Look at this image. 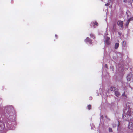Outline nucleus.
<instances>
[{"instance_id": "obj_20", "label": "nucleus", "mask_w": 133, "mask_h": 133, "mask_svg": "<svg viewBox=\"0 0 133 133\" xmlns=\"http://www.w3.org/2000/svg\"><path fill=\"white\" fill-rule=\"evenodd\" d=\"M127 2V0H123V2L125 3H126Z\"/></svg>"}, {"instance_id": "obj_12", "label": "nucleus", "mask_w": 133, "mask_h": 133, "mask_svg": "<svg viewBox=\"0 0 133 133\" xmlns=\"http://www.w3.org/2000/svg\"><path fill=\"white\" fill-rule=\"evenodd\" d=\"M90 36L91 38L94 39L95 37H94V35L93 34H90Z\"/></svg>"}, {"instance_id": "obj_8", "label": "nucleus", "mask_w": 133, "mask_h": 133, "mask_svg": "<svg viewBox=\"0 0 133 133\" xmlns=\"http://www.w3.org/2000/svg\"><path fill=\"white\" fill-rule=\"evenodd\" d=\"M123 22L121 21H118L117 23V25L121 28H123Z\"/></svg>"}, {"instance_id": "obj_11", "label": "nucleus", "mask_w": 133, "mask_h": 133, "mask_svg": "<svg viewBox=\"0 0 133 133\" xmlns=\"http://www.w3.org/2000/svg\"><path fill=\"white\" fill-rule=\"evenodd\" d=\"M115 95L117 97H118L120 95L118 91H115Z\"/></svg>"}, {"instance_id": "obj_15", "label": "nucleus", "mask_w": 133, "mask_h": 133, "mask_svg": "<svg viewBox=\"0 0 133 133\" xmlns=\"http://www.w3.org/2000/svg\"><path fill=\"white\" fill-rule=\"evenodd\" d=\"M109 132H112V129L110 128H109Z\"/></svg>"}, {"instance_id": "obj_25", "label": "nucleus", "mask_w": 133, "mask_h": 133, "mask_svg": "<svg viewBox=\"0 0 133 133\" xmlns=\"http://www.w3.org/2000/svg\"><path fill=\"white\" fill-rule=\"evenodd\" d=\"M55 36L56 37V38H57V35H56V34L55 35Z\"/></svg>"}, {"instance_id": "obj_4", "label": "nucleus", "mask_w": 133, "mask_h": 133, "mask_svg": "<svg viewBox=\"0 0 133 133\" xmlns=\"http://www.w3.org/2000/svg\"><path fill=\"white\" fill-rule=\"evenodd\" d=\"M85 42L87 44H91L92 43V42L91 39L88 37H87L86 39L84 40Z\"/></svg>"}, {"instance_id": "obj_22", "label": "nucleus", "mask_w": 133, "mask_h": 133, "mask_svg": "<svg viewBox=\"0 0 133 133\" xmlns=\"http://www.w3.org/2000/svg\"><path fill=\"white\" fill-rule=\"evenodd\" d=\"M109 5V4H108V3H107L106 4H105V6H108V5Z\"/></svg>"}, {"instance_id": "obj_10", "label": "nucleus", "mask_w": 133, "mask_h": 133, "mask_svg": "<svg viewBox=\"0 0 133 133\" xmlns=\"http://www.w3.org/2000/svg\"><path fill=\"white\" fill-rule=\"evenodd\" d=\"M119 46V44L118 43H116L115 44V48L116 49H117Z\"/></svg>"}, {"instance_id": "obj_21", "label": "nucleus", "mask_w": 133, "mask_h": 133, "mask_svg": "<svg viewBox=\"0 0 133 133\" xmlns=\"http://www.w3.org/2000/svg\"><path fill=\"white\" fill-rule=\"evenodd\" d=\"M89 99L90 100H92V97H89Z\"/></svg>"}, {"instance_id": "obj_32", "label": "nucleus", "mask_w": 133, "mask_h": 133, "mask_svg": "<svg viewBox=\"0 0 133 133\" xmlns=\"http://www.w3.org/2000/svg\"><path fill=\"white\" fill-rule=\"evenodd\" d=\"M118 42H119V41L118 40Z\"/></svg>"}, {"instance_id": "obj_1", "label": "nucleus", "mask_w": 133, "mask_h": 133, "mask_svg": "<svg viewBox=\"0 0 133 133\" xmlns=\"http://www.w3.org/2000/svg\"><path fill=\"white\" fill-rule=\"evenodd\" d=\"M133 112L131 111V109L129 107L127 108L124 113L123 114V119L126 121H129L130 119V121L129 122L128 126V128L132 130L133 129Z\"/></svg>"}, {"instance_id": "obj_3", "label": "nucleus", "mask_w": 133, "mask_h": 133, "mask_svg": "<svg viewBox=\"0 0 133 133\" xmlns=\"http://www.w3.org/2000/svg\"><path fill=\"white\" fill-rule=\"evenodd\" d=\"M5 124L2 122L0 121V131L4 130L5 128Z\"/></svg>"}, {"instance_id": "obj_30", "label": "nucleus", "mask_w": 133, "mask_h": 133, "mask_svg": "<svg viewBox=\"0 0 133 133\" xmlns=\"http://www.w3.org/2000/svg\"><path fill=\"white\" fill-rule=\"evenodd\" d=\"M12 117V116H10V117L11 118V117Z\"/></svg>"}, {"instance_id": "obj_26", "label": "nucleus", "mask_w": 133, "mask_h": 133, "mask_svg": "<svg viewBox=\"0 0 133 133\" xmlns=\"http://www.w3.org/2000/svg\"><path fill=\"white\" fill-rule=\"evenodd\" d=\"M118 126H119V122H118Z\"/></svg>"}, {"instance_id": "obj_28", "label": "nucleus", "mask_w": 133, "mask_h": 133, "mask_svg": "<svg viewBox=\"0 0 133 133\" xmlns=\"http://www.w3.org/2000/svg\"><path fill=\"white\" fill-rule=\"evenodd\" d=\"M116 125H113V127H115L116 126Z\"/></svg>"}, {"instance_id": "obj_2", "label": "nucleus", "mask_w": 133, "mask_h": 133, "mask_svg": "<svg viewBox=\"0 0 133 133\" xmlns=\"http://www.w3.org/2000/svg\"><path fill=\"white\" fill-rule=\"evenodd\" d=\"M90 26L91 27L95 28L98 26V24L96 21H94L91 22Z\"/></svg>"}, {"instance_id": "obj_18", "label": "nucleus", "mask_w": 133, "mask_h": 133, "mask_svg": "<svg viewBox=\"0 0 133 133\" xmlns=\"http://www.w3.org/2000/svg\"><path fill=\"white\" fill-rule=\"evenodd\" d=\"M126 43L125 42L123 41V45H125Z\"/></svg>"}, {"instance_id": "obj_9", "label": "nucleus", "mask_w": 133, "mask_h": 133, "mask_svg": "<svg viewBox=\"0 0 133 133\" xmlns=\"http://www.w3.org/2000/svg\"><path fill=\"white\" fill-rule=\"evenodd\" d=\"M110 89L111 91H115L117 90V89L115 87H111L110 88Z\"/></svg>"}, {"instance_id": "obj_13", "label": "nucleus", "mask_w": 133, "mask_h": 133, "mask_svg": "<svg viewBox=\"0 0 133 133\" xmlns=\"http://www.w3.org/2000/svg\"><path fill=\"white\" fill-rule=\"evenodd\" d=\"M130 21H129V20L128 19L127 20L126 24V26H128L129 23Z\"/></svg>"}, {"instance_id": "obj_17", "label": "nucleus", "mask_w": 133, "mask_h": 133, "mask_svg": "<svg viewBox=\"0 0 133 133\" xmlns=\"http://www.w3.org/2000/svg\"><path fill=\"white\" fill-rule=\"evenodd\" d=\"M6 127L7 128H9V124H8V123L7 122V123H6Z\"/></svg>"}, {"instance_id": "obj_24", "label": "nucleus", "mask_w": 133, "mask_h": 133, "mask_svg": "<svg viewBox=\"0 0 133 133\" xmlns=\"http://www.w3.org/2000/svg\"><path fill=\"white\" fill-rule=\"evenodd\" d=\"M105 67L106 68H107V64H105Z\"/></svg>"}, {"instance_id": "obj_7", "label": "nucleus", "mask_w": 133, "mask_h": 133, "mask_svg": "<svg viewBox=\"0 0 133 133\" xmlns=\"http://www.w3.org/2000/svg\"><path fill=\"white\" fill-rule=\"evenodd\" d=\"M110 39L109 37H106L105 38V43L107 45H109L110 44V42L109 41Z\"/></svg>"}, {"instance_id": "obj_16", "label": "nucleus", "mask_w": 133, "mask_h": 133, "mask_svg": "<svg viewBox=\"0 0 133 133\" xmlns=\"http://www.w3.org/2000/svg\"><path fill=\"white\" fill-rule=\"evenodd\" d=\"M130 21H131L133 20V17H131L129 19H128Z\"/></svg>"}, {"instance_id": "obj_6", "label": "nucleus", "mask_w": 133, "mask_h": 133, "mask_svg": "<svg viewBox=\"0 0 133 133\" xmlns=\"http://www.w3.org/2000/svg\"><path fill=\"white\" fill-rule=\"evenodd\" d=\"M133 76V75L131 73H130L128 74L127 77V79L128 81H130L131 78Z\"/></svg>"}, {"instance_id": "obj_27", "label": "nucleus", "mask_w": 133, "mask_h": 133, "mask_svg": "<svg viewBox=\"0 0 133 133\" xmlns=\"http://www.w3.org/2000/svg\"><path fill=\"white\" fill-rule=\"evenodd\" d=\"M129 104V103H127V107H128L127 105H128V104Z\"/></svg>"}, {"instance_id": "obj_19", "label": "nucleus", "mask_w": 133, "mask_h": 133, "mask_svg": "<svg viewBox=\"0 0 133 133\" xmlns=\"http://www.w3.org/2000/svg\"><path fill=\"white\" fill-rule=\"evenodd\" d=\"M100 118H101V119H102L103 118V116L102 115H101V117H100Z\"/></svg>"}, {"instance_id": "obj_29", "label": "nucleus", "mask_w": 133, "mask_h": 133, "mask_svg": "<svg viewBox=\"0 0 133 133\" xmlns=\"http://www.w3.org/2000/svg\"><path fill=\"white\" fill-rule=\"evenodd\" d=\"M110 68H111L112 69V66H111V67H110Z\"/></svg>"}, {"instance_id": "obj_14", "label": "nucleus", "mask_w": 133, "mask_h": 133, "mask_svg": "<svg viewBox=\"0 0 133 133\" xmlns=\"http://www.w3.org/2000/svg\"><path fill=\"white\" fill-rule=\"evenodd\" d=\"M91 106L90 105H89L87 107L89 110H90L91 109Z\"/></svg>"}, {"instance_id": "obj_23", "label": "nucleus", "mask_w": 133, "mask_h": 133, "mask_svg": "<svg viewBox=\"0 0 133 133\" xmlns=\"http://www.w3.org/2000/svg\"><path fill=\"white\" fill-rule=\"evenodd\" d=\"M122 96H126V95H125V94H124V93H123V94H122Z\"/></svg>"}, {"instance_id": "obj_5", "label": "nucleus", "mask_w": 133, "mask_h": 133, "mask_svg": "<svg viewBox=\"0 0 133 133\" xmlns=\"http://www.w3.org/2000/svg\"><path fill=\"white\" fill-rule=\"evenodd\" d=\"M126 86H125V88H124V90L127 89L129 90H132V87L128 83L126 84Z\"/></svg>"}, {"instance_id": "obj_31", "label": "nucleus", "mask_w": 133, "mask_h": 133, "mask_svg": "<svg viewBox=\"0 0 133 133\" xmlns=\"http://www.w3.org/2000/svg\"><path fill=\"white\" fill-rule=\"evenodd\" d=\"M105 118H107V117L106 116L105 117Z\"/></svg>"}]
</instances>
